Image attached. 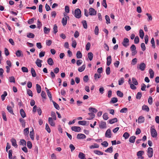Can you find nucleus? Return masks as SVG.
Masks as SVG:
<instances>
[{"label": "nucleus", "mask_w": 159, "mask_h": 159, "mask_svg": "<svg viewBox=\"0 0 159 159\" xmlns=\"http://www.w3.org/2000/svg\"><path fill=\"white\" fill-rule=\"evenodd\" d=\"M86 137V136L84 134H78L77 136V138L78 139H84Z\"/></svg>", "instance_id": "12"}, {"label": "nucleus", "mask_w": 159, "mask_h": 159, "mask_svg": "<svg viewBox=\"0 0 159 159\" xmlns=\"http://www.w3.org/2000/svg\"><path fill=\"white\" fill-rule=\"evenodd\" d=\"M88 115L90 116V117L87 118V120H90L94 118L95 116V115L94 113L92 112L89 113Z\"/></svg>", "instance_id": "18"}, {"label": "nucleus", "mask_w": 159, "mask_h": 159, "mask_svg": "<svg viewBox=\"0 0 159 159\" xmlns=\"http://www.w3.org/2000/svg\"><path fill=\"white\" fill-rule=\"evenodd\" d=\"M132 80L133 83L134 85H137L138 84V82L134 78H132Z\"/></svg>", "instance_id": "64"}, {"label": "nucleus", "mask_w": 159, "mask_h": 159, "mask_svg": "<svg viewBox=\"0 0 159 159\" xmlns=\"http://www.w3.org/2000/svg\"><path fill=\"white\" fill-rule=\"evenodd\" d=\"M102 4L105 8H107V5L106 3V0H103L102 2Z\"/></svg>", "instance_id": "59"}, {"label": "nucleus", "mask_w": 159, "mask_h": 159, "mask_svg": "<svg viewBox=\"0 0 159 159\" xmlns=\"http://www.w3.org/2000/svg\"><path fill=\"white\" fill-rule=\"evenodd\" d=\"M135 139L136 137L134 136H132L129 138V141L131 143H134L135 142Z\"/></svg>", "instance_id": "20"}, {"label": "nucleus", "mask_w": 159, "mask_h": 159, "mask_svg": "<svg viewBox=\"0 0 159 159\" xmlns=\"http://www.w3.org/2000/svg\"><path fill=\"white\" fill-rule=\"evenodd\" d=\"M11 142L12 146H14L15 148H17V147L18 145L16 143V139H11Z\"/></svg>", "instance_id": "14"}, {"label": "nucleus", "mask_w": 159, "mask_h": 159, "mask_svg": "<svg viewBox=\"0 0 159 159\" xmlns=\"http://www.w3.org/2000/svg\"><path fill=\"white\" fill-rule=\"evenodd\" d=\"M146 67V65L143 63L142 62L140 64L139 66H138L137 68L138 69L140 70L141 71H144Z\"/></svg>", "instance_id": "5"}, {"label": "nucleus", "mask_w": 159, "mask_h": 159, "mask_svg": "<svg viewBox=\"0 0 159 159\" xmlns=\"http://www.w3.org/2000/svg\"><path fill=\"white\" fill-rule=\"evenodd\" d=\"M148 155V157L150 158L152 157L153 153V149L152 148L149 147L147 151Z\"/></svg>", "instance_id": "3"}, {"label": "nucleus", "mask_w": 159, "mask_h": 159, "mask_svg": "<svg viewBox=\"0 0 159 159\" xmlns=\"http://www.w3.org/2000/svg\"><path fill=\"white\" fill-rule=\"evenodd\" d=\"M94 153L98 155H102L103 154V152L99 150H94L93 152Z\"/></svg>", "instance_id": "37"}, {"label": "nucleus", "mask_w": 159, "mask_h": 159, "mask_svg": "<svg viewBox=\"0 0 159 159\" xmlns=\"http://www.w3.org/2000/svg\"><path fill=\"white\" fill-rule=\"evenodd\" d=\"M149 72L150 75V78H153L154 73L153 70L151 69H150L149 70Z\"/></svg>", "instance_id": "33"}, {"label": "nucleus", "mask_w": 159, "mask_h": 159, "mask_svg": "<svg viewBox=\"0 0 159 159\" xmlns=\"http://www.w3.org/2000/svg\"><path fill=\"white\" fill-rule=\"evenodd\" d=\"M26 141L24 139H21L20 140V144L23 146H25L26 145Z\"/></svg>", "instance_id": "43"}, {"label": "nucleus", "mask_w": 159, "mask_h": 159, "mask_svg": "<svg viewBox=\"0 0 159 159\" xmlns=\"http://www.w3.org/2000/svg\"><path fill=\"white\" fill-rule=\"evenodd\" d=\"M129 134L127 132H125L123 136V137L125 138V139H127L129 137Z\"/></svg>", "instance_id": "45"}, {"label": "nucleus", "mask_w": 159, "mask_h": 159, "mask_svg": "<svg viewBox=\"0 0 159 159\" xmlns=\"http://www.w3.org/2000/svg\"><path fill=\"white\" fill-rule=\"evenodd\" d=\"M78 157L80 159H86L85 154L82 152L79 153Z\"/></svg>", "instance_id": "16"}, {"label": "nucleus", "mask_w": 159, "mask_h": 159, "mask_svg": "<svg viewBox=\"0 0 159 159\" xmlns=\"http://www.w3.org/2000/svg\"><path fill=\"white\" fill-rule=\"evenodd\" d=\"M9 82L11 83H14L15 82V79L14 77L13 76L9 77Z\"/></svg>", "instance_id": "47"}, {"label": "nucleus", "mask_w": 159, "mask_h": 159, "mask_svg": "<svg viewBox=\"0 0 159 159\" xmlns=\"http://www.w3.org/2000/svg\"><path fill=\"white\" fill-rule=\"evenodd\" d=\"M46 92L47 93L48 96L50 98V100H52V95H51V92L49 91L48 89H47V90H46Z\"/></svg>", "instance_id": "57"}, {"label": "nucleus", "mask_w": 159, "mask_h": 159, "mask_svg": "<svg viewBox=\"0 0 159 159\" xmlns=\"http://www.w3.org/2000/svg\"><path fill=\"white\" fill-rule=\"evenodd\" d=\"M48 64L51 66H52L53 64V61L51 58H49L47 61Z\"/></svg>", "instance_id": "29"}, {"label": "nucleus", "mask_w": 159, "mask_h": 159, "mask_svg": "<svg viewBox=\"0 0 159 159\" xmlns=\"http://www.w3.org/2000/svg\"><path fill=\"white\" fill-rule=\"evenodd\" d=\"M27 94L30 96H33V93L32 91L29 89H28L27 90Z\"/></svg>", "instance_id": "62"}, {"label": "nucleus", "mask_w": 159, "mask_h": 159, "mask_svg": "<svg viewBox=\"0 0 159 159\" xmlns=\"http://www.w3.org/2000/svg\"><path fill=\"white\" fill-rule=\"evenodd\" d=\"M124 82V78H121L118 80V84L120 85H121L123 84Z\"/></svg>", "instance_id": "41"}, {"label": "nucleus", "mask_w": 159, "mask_h": 159, "mask_svg": "<svg viewBox=\"0 0 159 159\" xmlns=\"http://www.w3.org/2000/svg\"><path fill=\"white\" fill-rule=\"evenodd\" d=\"M107 66H109L111 62V56H108L107 57Z\"/></svg>", "instance_id": "13"}, {"label": "nucleus", "mask_w": 159, "mask_h": 159, "mask_svg": "<svg viewBox=\"0 0 159 159\" xmlns=\"http://www.w3.org/2000/svg\"><path fill=\"white\" fill-rule=\"evenodd\" d=\"M88 56L89 60L90 61L92 60L93 57V54L91 52H89Z\"/></svg>", "instance_id": "30"}, {"label": "nucleus", "mask_w": 159, "mask_h": 159, "mask_svg": "<svg viewBox=\"0 0 159 159\" xmlns=\"http://www.w3.org/2000/svg\"><path fill=\"white\" fill-rule=\"evenodd\" d=\"M128 111V109L126 107H124L122 108L120 111L121 113H126Z\"/></svg>", "instance_id": "60"}, {"label": "nucleus", "mask_w": 159, "mask_h": 159, "mask_svg": "<svg viewBox=\"0 0 159 159\" xmlns=\"http://www.w3.org/2000/svg\"><path fill=\"white\" fill-rule=\"evenodd\" d=\"M109 123L111 124H113L117 121V119L116 118H114L108 120Z\"/></svg>", "instance_id": "24"}, {"label": "nucleus", "mask_w": 159, "mask_h": 159, "mask_svg": "<svg viewBox=\"0 0 159 159\" xmlns=\"http://www.w3.org/2000/svg\"><path fill=\"white\" fill-rule=\"evenodd\" d=\"M94 33L95 35H98L99 33V29L98 26H96L94 30Z\"/></svg>", "instance_id": "52"}, {"label": "nucleus", "mask_w": 159, "mask_h": 159, "mask_svg": "<svg viewBox=\"0 0 159 159\" xmlns=\"http://www.w3.org/2000/svg\"><path fill=\"white\" fill-rule=\"evenodd\" d=\"M37 28L39 29H40V28L42 25L41 22L39 20L37 21Z\"/></svg>", "instance_id": "48"}, {"label": "nucleus", "mask_w": 159, "mask_h": 159, "mask_svg": "<svg viewBox=\"0 0 159 159\" xmlns=\"http://www.w3.org/2000/svg\"><path fill=\"white\" fill-rule=\"evenodd\" d=\"M151 136L153 138H155L157 136V133L154 128H151Z\"/></svg>", "instance_id": "2"}, {"label": "nucleus", "mask_w": 159, "mask_h": 159, "mask_svg": "<svg viewBox=\"0 0 159 159\" xmlns=\"http://www.w3.org/2000/svg\"><path fill=\"white\" fill-rule=\"evenodd\" d=\"M116 94L118 96L121 98L123 96V93L120 91H117L116 92Z\"/></svg>", "instance_id": "51"}, {"label": "nucleus", "mask_w": 159, "mask_h": 159, "mask_svg": "<svg viewBox=\"0 0 159 159\" xmlns=\"http://www.w3.org/2000/svg\"><path fill=\"white\" fill-rule=\"evenodd\" d=\"M86 121L85 120L79 121H78V124L79 125H85L86 124Z\"/></svg>", "instance_id": "49"}, {"label": "nucleus", "mask_w": 159, "mask_h": 159, "mask_svg": "<svg viewBox=\"0 0 159 159\" xmlns=\"http://www.w3.org/2000/svg\"><path fill=\"white\" fill-rule=\"evenodd\" d=\"M99 147V145L97 143H94L93 145H91L89 146L90 149H93L95 148H98Z\"/></svg>", "instance_id": "38"}, {"label": "nucleus", "mask_w": 159, "mask_h": 159, "mask_svg": "<svg viewBox=\"0 0 159 159\" xmlns=\"http://www.w3.org/2000/svg\"><path fill=\"white\" fill-rule=\"evenodd\" d=\"M27 36L29 38H33L34 35L33 33H29L27 34Z\"/></svg>", "instance_id": "46"}, {"label": "nucleus", "mask_w": 159, "mask_h": 159, "mask_svg": "<svg viewBox=\"0 0 159 159\" xmlns=\"http://www.w3.org/2000/svg\"><path fill=\"white\" fill-rule=\"evenodd\" d=\"M65 17L63 18L62 20V23L63 26H65L67 24V18H69V17L68 16H66L65 15H64Z\"/></svg>", "instance_id": "8"}, {"label": "nucleus", "mask_w": 159, "mask_h": 159, "mask_svg": "<svg viewBox=\"0 0 159 159\" xmlns=\"http://www.w3.org/2000/svg\"><path fill=\"white\" fill-rule=\"evenodd\" d=\"M105 152H107L112 153L113 152V147L111 146L109 148L105 150Z\"/></svg>", "instance_id": "34"}, {"label": "nucleus", "mask_w": 159, "mask_h": 159, "mask_svg": "<svg viewBox=\"0 0 159 159\" xmlns=\"http://www.w3.org/2000/svg\"><path fill=\"white\" fill-rule=\"evenodd\" d=\"M30 136L31 139L33 140L34 139V131H30Z\"/></svg>", "instance_id": "61"}, {"label": "nucleus", "mask_w": 159, "mask_h": 159, "mask_svg": "<svg viewBox=\"0 0 159 159\" xmlns=\"http://www.w3.org/2000/svg\"><path fill=\"white\" fill-rule=\"evenodd\" d=\"M36 90L38 93H39L41 92V88L40 86L38 84H37L36 85Z\"/></svg>", "instance_id": "22"}, {"label": "nucleus", "mask_w": 159, "mask_h": 159, "mask_svg": "<svg viewBox=\"0 0 159 159\" xmlns=\"http://www.w3.org/2000/svg\"><path fill=\"white\" fill-rule=\"evenodd\" d=\"M76 56L77 58H81L82 57V55L80 51H78L76 54Z\"/></svg>", "instance_id": "25"}, {"label": "nucleus", "mask_w": 159, "mask_h": 159, "mask_svg": "<svg viewBox=\"0 0 159 159\" xmlns=\"http://www.w3.org/2000/svg\"><path fill=\"white\" fill-rule=\"evenodd\" d=\"M12 151L10 150L8 152V158L9 159H12Z\"/></svg>", "instance_id": "44"}, {"label": "nucleus", "mask_w": 159, "mask_h": 159, "mask_svg": "<svg viewBox=\"0 0 159 159\" xmlns=\"http://www.w3.org/2000/svg\"><path fill=\"white\" fill-rule=\"evenodd\" d=\"M144 118L142 116H140L138 119V122L140 123H143L144 121Z\"/></svg>", "instance_id": "17"}, {"label": "nucleus", "mask_w": 159, "mask_h": 159, "mask_svg": "<svg viewBox=\"0 0 159 159\" xmlns=\"http://www.w3.org/2000/svg\"><path fill=\"white\" fill-rule=\"evenodd\" d=\"M29 129L27 128L25 129L24 130V133L25 136L28 135L29 133Z\"/></svg>", "instance_id": "42"}, {"label": "nucleus", "mask_w": 159, "mask_h": 159, "mask_svg": "<svg viewBox=\"0 0 159 159\" xmlns=\"http://www.w3.org/2000/svg\"><path fill=\"white\" fill-rule=\"evenodd\" d=\"M99 127L102 129L106 128L107 127L106 122L101 121L99 124Z\"/></svg>", "instance_id": "7"}, {"label": "nucleus", "mask_w": 159, "mask_h": 159, "mask_svg": "<svg viewBox=\"0 0 159 159\" xmlns=\"http://www.w3.org/2000/svg\"><path fill=\"white\" fill-rule=\"evenodd\" d=\"M73 14L75 17L77 19L80 18L82 16L81 11L79 8H76Z\"/></svg>", "instance_id": "1"}, {"label": "nucleus", "mask_w": 159, "mask_h": 159, "mask_svg": "<svg viewBox=\"0 0 159 159\" xmlns=\"http://www.w3.org/2000/svg\"><path fill=\"white\" fill-rule=\"evenodd\" d=\"M142 109L143 110L147 112H148L149 111V109L148 106L144 105L142 106Z\"/></svg>", "instance_id": "26"}, {"label": "nucleus", "mask_w": 159, "mask_h": 159, "mask_svg": "<svg viewBox=\"0 0 159 159\" xmlns=\"http://www.w3.org/2000/svg\"><path fill=\"white\" fill-rule=\"evenodd\" d=\"M144 36V33L143 30L141 29L139 30V36L142 39H143V38Z\"/></svg>", "instance_id": "35"}, {"label": "nucleus", "mask_w": 159, "mask_h": 159, "mask_svg": "<svg viewBox=\"0 0 159 159\" xmlns=\"http://www.w3.org/2000/svg\"><path fill=\"white\" fill-rule=\"evenodd\" d=\"M2 114L3 120L5 121H7V119L6 117V113L4 111H2Z\"/></svg>", "instance_id": "40"}, {"label": "nucleus", "mask_w": 159, "mask_h": 159, "mask_svg": "<svg viewBox=\"0 0 159 159\" xmlns=\"http://www.w3.org/2000/svg\"><path fill=\"white\" fill-rule=\"evenodd\" d=\"M43 61L39 58H37L35 62L37 66L39 67H41L42 66L41 63Z\"/></svg>", "instance_id": "11"}, {"label": "nucleus", "mask_w": 159, "mask_h": 159, "mask_svg": "<svg viewBox=\"0 0 159 159\" xmlns=\"http://www.w3.org/2000/svg\"><path fill=\"white\" fill-rule=\"evenodd\" d=\"M101 77V75L100 74H98L96 73L94 74V78L95 80H97V79H99Z\"/></svg>", "instance_id": "54"}, {"label": "nucleus", "mask_w": 159, "mask_h": 159, "mask_svg": "<svg viewBox=\"0 0 159 159\" xmlns=\"http://www.w3.org/2000/svg\"><path fill=\"white\" fill-rule=\"evenodd\" d=\"M96 13L97 11L94 8L92 7L89 8V14L90 15H95L96 14Z\"/></svg>", "instance_id": "4"}, {"label": "nucleus", "mask_w": 159, "mask_h": 159, "mask_svg": "<svg viewBox=\"0 0 159 159\" xmlns=\"http://www.w3.org/2000/svg\"><path fill=\"white\" fill-rule=\"evenodd\" d=\"M111 136V133L110 129L107 130L105 133V137L107 138H110Z\"/></svg>", "instance_id": "6"}, {"label": "nucleus", "mask_w": 159, "mask_h": 159, "mask_svg": "<svg viewBox=\"0 0 159 159\" xmlns=\"http://www.w3.org/2000/svg\"><path fill=\"white\" fill-rule=\"evenodd\" d=\"M82 23L84 28L86 29H87V25L86 21L85 20H83L82 21Z\"/></svg>", "instance_id": "50"}, {"label": "nucleus", "mask_w": 159, "mask_h": 159, "mask_svg": "<svg viewBox=\"0 0 159 159\" xmlns=\"http://www.w3.org/2000/svg\"><path fill=\"white\" fill-rule=\"evenodd\" d=\"M7 109L8 111L11 114H14L13 110L11 107L9 106H7Z\"/></svg>", "instance_id": "19"}, {"label": "nucleus", "mask_w": 159, "mask_h": 159, "mask_svg": "<svg viewBox=\"0 0 159 159\" xmlns=\"http://www.w3.org/2000/svg\"><path fill=\"white\" fill-rule=\"evenodd\" d=\"M48 121L49 124L52 126H54L55 125V123L53 121L52 119V117H49L48 119Z\"/></svg>", "instance_id": "15"}, {"label": "nucleus", "mask_w": 159, "mask_h": 159, "mask_svg": "<svg viewBox=\"0 0 159 159\" xmlns=\"http://www.w3.org/2000/svg\"><path fill=\"white\" fill-rule=\"evenodd\" d=\"M52 101L55 108L57 110H59L60 109V107L59 105L53 101L52 100Z\"/></svg>", "instance_id": "36"}, {"label": "nucleus", "mask_w": 159, "mask_h": 159, "mask_svg": "<svg viewBox=\"0 0 159 159\" xmlns=\"http://www.w3.org/2000/svg\"><path fill=\"white\" fill-rule=\"evenodd\" d=\"M86 67L85 65H84L80 67L79 68L78 70L80 72H82L85 69Z\"/></svg>", "instance_id": "28"}, {"label": "nucleus", "mask_w": 159, "mask_h": 159, "mask_svg": "<svg viewBox=\"0 0 159 159\" xmlns=\"http://www.w3.org/2000/svg\"><path fill=\"white\" fill-rule=\"evenodd\" d=\"M27 146L29 149H31L32 148V144L31 142L28 141L27 142Z\"/></svg>", "instance_id": "63"}, {"label": "nucleus", "mask_w": 159, "mask_h": 159, "mask_svg": "<svg viewBox=\"0 0 159 159\" xmlns=\"http://www.w3.org/2000/svg\"><path fill=\"white\" fill-rule=\"evenodd\" d=\"M31 72L32 75V76L35 77L36 76V74L34 69L33 68H31Z\"/></svg>", "instance_id": "23"}, {"label": "nucleus", "mask_w": 159, "mask_h": 159, "mask_svg": "<svg viewBox=\"0 0 159 159\" xmlns=\"http://www.w3.org/2000/svg\"><path fill=\"white\" fill-rule=\"evenodd\" d=\"M20 113L21 117L23 118H24L26 116L25 113L23 109H21L20 110Z\"/></svg>", "instance_id": "21"}, {"label": "nucleus", "mask_w": 159, "mask_h": 159, "mask_svg": "<svg viewBox=\"0 0 159 159\" xmlns=\"http://www.w3.org/2000/svg\"><path fill=\"white\" fill-rule=\"evenodd\" d=\"M144 153V152L143 151L141 150L138 151L137 152V155L138 156H140L143 155Z\"/></svg>", "instance_id": "58"}, {"label": "nucleus", "mask_w": 159, "mask_h": 159, "mask_svg": "<svg viewBox=\"0 0 159 159\" xmlns=\"http://www.w3.org/2000/svg\"><path fill=\"white\" fill-rule=\"evenodd\" d=\"M118 101L117 98H116L113 97L112 98L110 102V103H115Z\"/></svg>", "instance_id": "31"}, {"label": "nucleus", "mask_w": 159, "mask_h": 159, "mask_svg": "<svg viewBox=\"0 0 159 159\" xmlns=\"http://www.w3.org/2000/svg\"><path fill=\"white\" fill-rule=\"evenodd\" d=\"M105 17L106 20V23L107 24L110 23L111 22H110V19L109 17L107 15H106L105 16Z\"/></svg>", "instance_id": "55"}, {"label": "nucleus", "mask_w": 159, "mask_h": 159, "mask_svg": "<svg viewBox=\"0 0 159 159\" xmlns=\"http://www.w3.org/2000/svg\"><path fill=\"white\" fill-rule=\"evenodd\" d=\"M89 111L93 112V113H96L97 111L98 110L95 108L93 107H89Z\"/></svg>", "instance_id": "27"}, {"label": "nucleus", "mask_w": 159, "mask_h": 159, "mask_svg": "<svg viewBox=\"0 0 159 159\" xmlns=\"http://www.w3.org/2000/svg\"><path fill=\"white\" fill-rule=\"evenodd\" d=\"M129 40L127 38H125L122 43V44L124 47H126L129 45Z\"/></svg>", "instance_id": "9"}, {"label": "nucleus", "mask_w": 159, "mask_h": 159, "mask_svg": "<svg viewBox=\"0 0 159 159\" xmlns=\"http://www.w3.org/2000/svg\"><path fill=\"white\" fill-rule=\"evenodd\" d=\"M50 29L49 28H47L46 27H44V28L43 31L45 34H48L50 32Z\"/></svg>", "instance_id": "32"}, {"label": "nucleus", "mask_w": 159, "mask_h": 159, "mask_svg": "<svg viewBox=\"0 0 159 159\" xmlns=\"http://www.w3.org/2000/svg\"><path fill=\"white\" fill-rule=\"evenodd\" d=\"M81 128L80 127L76 126H72L71 127V129L75 132H79L81 130Z\"/></svg>", "instance_id": "10"}, {"label": "nucleus", "mask_w": 159, "mask_h": 159, "mask_svg": "<svg viewBox=\"0 0 159 159\" xmlns=\"http://www.w3.org/2000/svg\"><path fill=\"white\" fill-rule=\"evenodd\" d=\"M142 96V93L141 92H139L136 95V98L137 99H140Z\"/></svg>", "instance_id": "53"}, {"label": "nucleus", "mask_w": 159, "mask_h": 159, "mask_svg": "<svg viewBox=\"0 0 159 159\" xmlns=\"http://www.w3.org/2000/svg\"><path fill=\"white\" fill-rule=\"evenodd\" d=\"M103 118L104 120H107L109 118L108 116V114L107 113H104L103 115Z\"/></svg>", "instance_id": "56"}, {"label": "nucleus", "mask_w": 159, "mask_h": 159, "mask_svg": "<svg viewBox=\"0 0 159 159\" xmlns=\"http://www.w3.org/2000/svg\"><path fill=\"white\" fill-rule=\"evenodd\" d=\"M7 95V93L6 91H4L3 94H2L1 96V98L2 101H4L5 99V97Z\"/></svg>", "instance_id": "39"}]
</instances>
